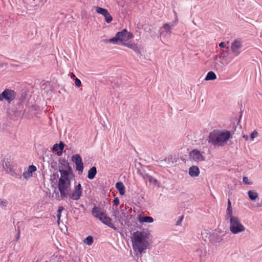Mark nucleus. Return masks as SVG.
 <instances>
[{"instance_id": "nucleus-1", "label": "nucleus", "mask_w": 262, "mask_h": 262, "mask_svg": "<svg viewBox=\"0 0 262 262\" xmlns=\"http://www.w3.org/2000/svg\"><path fill=\"white\" fill-rule=\"evenodd\" d=\"M65 169L59 168L60 177L58 179V189L60 192L56 194V198L57 200H62L65 197H68L69 192L71 191V177L73 176L72 168L69 165H63Z\"/></svg>"}, {"instance_id": "nucleus-2", "label": "nucleus", "mask_w": 262, "mask_h": 262, "mask_svg": "<svg viewBox=\"0 0 262 262\" xmlns=\"http://www.w3.org/2000/svg\"><path fill=\"white\" fill-rule=\"evenodd\" d=\"M231 137V133L228 130L215 129L209 134L208 142L214 146H223Z\"/></svg>"}, {"instance_id": "nucleus-3", "label": "nucleus", "mask_w": 262, "mask_h": 262, "mask_svg": "<svg viewBox=\"0 0 262 262\" xmlns=\"http://www.w3.org/2000/svg\"><path fill=\"white\" fill-rule=\"evenodd\" d=\"M149 233L145 231L135 232L133 235L132 241L135 251L141 253L147 248L146 239L148 237Z\"/></svg>"}, {"instance_id": "nucleus-4", "label": "nucleus", "mask_w": 262, "mask_h": 262, "mask_svg": "<svg viewBox=\"0 0 262 262\" xmlns=\"http://www.w3.org/2000/svg\"><path fill=\"white\" fill-rule=\"evenodd\" d=\"M133 34L127 31L126 29H123L120 32H118L115 36L110 39L109 42L113 43H117L118 41H126L133 37Z\"/></svg>"}, {"instance_id": "nucleus-5", "label": "nucleus", "mask_w": 262, "mask_h": 262, "mask_svg": "<svg viewBox=\"0 0 262 262\" xmlns=\"http://www.w3.org/2000/svg\"><path fill=\"white\" fill-rule=\"evenodd\" d=\"M230 231L233 234H237L245 230V227L241 223L239 219L236 217H231L230 220Z\"/></svg>"}, {"instance_id": "nucleus-6", "label": "nucleus", "mask_w": 262, "mask_h": 262, "mask_svg": "<svg viewBox=\"0 0 262 262\" xmlns=\"http://www.w3.org/2000/svg\"><path fill=\"white\" fill-rule=\"evenodd\" d=\"M3 168L12 177L17 179H21V170L16 165H3Z\"/></svg>"}, {"instance_id": "nucleus-7", "label": "nucleus", "mask_w": 262, "mask_h": 262, "mask_svg": "<svg viewBox=\"0 0 262 262\" xmlns=\"http://www.w3.org/2000/svg\"><path fill=\"white\" fill-rule=\"evenodd\" d=\"M43 161L44 162H47L48 164H69L68 159L65 157L61 158H59L56 155L50 154V155H46L43 157Z\"/></svg>"}, {"instance_id": "nucleus-8", "label": "nucleus", "mask_w": 262, "mask_h": 262, "mask_svg": "<svg viewBox=\"0 0 262 262\" xmlns=\"http://www.w3.org/2000/svg\"><path fill=\"white\" fill-rule=\"evenodd\" d=\"M16 93L11 89H6L0 94V101L6 100L8 103H10L16 97Z\"/></svg>"}, {"instance_id": "nucleus-9", "label": "nucleus", "mask_w": 262, "mask_h": 262, "mask_svg": "<svg viewBox=\"0 0 262 262\" xmlns=\"http://www.w3.org/2000/svg\"><path fill=\"white\" fill-rule=\"evenodd\" d=\"M82 195V188L80 183L74 186L73 191L69 192L68 196L72 200L78 201Z\"/></svg>"}, {"instance_id": "nucleus-10", "label": "nucleus", "mask_w": 262, "mask_h": 262, "mask_svg": "<svg viewBox=\"0 0 262 262\" xmlns=\"http://www.w3.org/2000/svg\"><path fill=\"white\" fill-rule=\"evenodd\" d=\"M242 47V42L238 39H235L231 43V50L234 56H237L240 54V50Z\"/></svg>"}, {"instance_id": "nucleus-11", "label": "nucleus", "mask_w": 262, "mask_h": 262, "mask_svg": "<svg viewBox=\"0 0 262 262\" xmlns=\"http://www.w3.org/2000/svg\"><path fill=\"white\" fill-rule=\"evenodd\" d=\"M96 11L97 13L102 15L105 17V21L107 23H110L112 21L113 17L107 9L97 6L96 7Z\"/></svg>"}, {"instance_id": "nucleus-12", "label": "nucleus", "mask_w": 262, "mask_h": 262, "mask_svg": "<svg viewBox=\"0 0 262 262\" xmlns=\"http://www.w3.org/2000/svg\"><path fill=\"white\" fill-rule=\"evenodd\" d=\"M190 159H192L194 162H199L204 160V156L201 152L197 149H194L189 153Z\"/></svg>"}, {"instance_id": "nucleus-13", "label": "nucleus", "mask_w": 262, "mask_h": 262, "mask_svg": "<svg viewBox=\"0 0 262 262\" xmlns=\"http://www.w3.org/2000/svg\"><path fill=\"white\" fill-rule=\"evenodd\" d=\"M66 144L62 141H60L59 143L55 144L52 149L53 151L56 152V155L57 156H60L63 153V150L64 149Z\"/></svg>"}, {"instance_id": "nucleus-14", "label": "nucleus", "mask_w": 262, "mask_h": 262, "mask_svg": "<svg viewBox=\"0 0 262 262\" xmlns=\"http://www.w3.org/2000/svg\"><path fill=\"white\" fill-rule=\"evenodd\" d=\"M92 214L94 217L99 220L105 214V212L103 208L95 206L92 210Z\"/></svg>"}, {"instance_id": "nucleus-15", "label": "nucleus", "mask_w": 262, "mask_h": 262, "mask_svg": "<svg viewBox=\"0 0 262 262\" xmlns=\"http://www.w3.org/2000/svg\"><path fill=\"white\" fill-rule=\"evenodd\" d=\"M99 220L101 221L103 224L107 225V226L113 229L114 230H117V228L112 223V219L110 217L107 216L106 213L102 217L100 218Z\"/></svg>"}, {"instance_id": "nucleus-16", "label": "nucleus", "mask_w": 262, "mask_h": 262, "mask_svg": "<svg viewBox=\"0 0 262 262\" xmlns=\"http://www.w3.org/2000/svg\"><path fill=\"white\" fill-rule=\"evenodd\" d=\"M36 167L34 165H30L27 169L24 171L23 176L24 179H28L32 176V173L36 171Z\"/></svg>"}, {"instance_id": "nucleus-17", "label": "nucleus", "mask_w": 262, "mask_h": 262, "mask_svg": "<svg viewBox=\"0 0 262 262\" xmlns=\"http://www.w3.org/2000/svg\"><path fill=\"white\" fill-rule=\"evenodd\" d=\"M209 240L213 244L221 242L223 238L217 233L213 232L209 234Z\"/></svg>"}, {"instance_id": "nucleus-18", "label": "nucleus", "mask_w": 262, "mask_h": 262, "mask_svg": "<svg viewBox=\"0 0 262 262\" xmlns=\"http://www.w3.org/2000/svg\"><path fill=\"white\" fill-rule=\"evenodd\" d=\"M189 174L192 177H198L200 174L199 167L195 165L191 166L189 169Z\"/></svg>"}, {"instance_id": "nucleus-19", "label": "nucleus", "mask_w": 262, "mask_h": 262, "mask_svg": "<svg viewBox=\"0 0 262 262\" xmlns=\"http://www.w3.org/2000/svg\"><path fill=\"white\" fill-rule=\"evenodd\" d=\"M124 46L128 47L129 49H132L134 52L137 54H140V51L139 48L138 47L137 43H124Z\"/></svg>"}, {"instance_id": "nucleus-20", "label": "nucleus", "mask_w": 262, "mask_h": 262, "mask_svg": "<svg viewBox=\"0 0 262 262\" xmlns=\"http://www.w3.org/2000/svg\"><path fill=\"white\" fill-rule=\"evenodd\" d=\"M138 221L140 223H152L154 222V219L151 216H144L139 215L138 216Z\"/></svg>"}, {"instance_id": "nucleus-21", "label": "nucleus", "mask_w": 262, "mask_h": 262, "mask_svg": "<svg viewBox=\"0 0 262 262\" xmlns=\"http://www.w3.org/2000/svg\"><path fill=\"white\" fill-rule=\"evenodd\" d=\"M63 153L64 154V157L66 159H68L70 157V156L73 153V150L71 146H69L66 145L65 148L63 150Z\"/></svg>"}, {"instance_id": "nucleus-22", "label": "nucleus", "mask_w": 262, "mask_h": 262, "mask_svg": "<svg viewBox=\"0 0 262 262\" xmlns=\"http://www.w3.org/2000/svg\"><path fill=\"white\" fill-rule=\"evenodd\" d=\"M71 160L74 164H83L81 157L78 154L73 155L71 157Z\"/></svg>"}, {"instance_id": "nucleus-23", "label": "nucleus", "mask_w": 262, "mask_h": 262, "mask_svg": "<svg viewBox=\"0 0 262 262\" xmlns=\"http://www.w3.org/2000/svg\"><path fill=\"white\" fill-rule=\"evenodd\" d=\"M116 187L117 189V190L119 191V193L121 195H123L125 193V187L121 182H118L116 184Z\"/></svg>"}, {"instance_id": "nucleus-24", "label": "nucleus", "mask_w": 262, "mask_h": 262, "mask_svg": "<svg viewBox=\"0 0 262 262\" xmlns=\"http://www.w3.org/2000/svg\"><path fill=\"white\" fill-rule=\"evenodd\" d=\"M178 156H177L176 155H173V156L170 155V156H168L167 157H166L164 160V161L165 162H167L168 163H176L178 162Z\"/></svg>"}, {"instance_id": "nucleus-25", "label": "nucleus", "mask_w": 262, "mask_h": 262, "mask_svg": "<svg viewBox=\"0 0 262 262\" xmlns=\"http://www.w3.org/2000/svg\"><path fill=\"white\" fill-rule=\"evenodd\" d=\"M97 173V169L95 166L91 168L88 171V178L90 179H93Z\"/></svg>"}, {"instance_id": "nucleus-26", "label": "nucleus", "mask_w": 262, "mask_h": 262, "mask_svg": "<svg viewBox=\"0 0 262 262\" xmlns=\"http://www.w3.org/2000/svg\"><path fill=\"white\" fill-rule=\"evenodd\" d=\"M248 195L251 201L255 200L258 198V193L254 190H249L248 192Z\"/></svg>"}, {"instance_id": "nucleus-27", "label": "nucleus", "mask_w": 262, "mask_h": 262, "mask_svg": "<svg viewBox=\"0 0 262 262\" xmlns=\"http://www.w3.org/2000/svg\"><path fill=\"white\" fill-rule=\"evenodd\" d=\"M216 78V76L215 74L212 71H210L207 73V74L205 78V80L206 81L214 80Z\"/></svg>"}, {"instance_id": "nucleus-28", "label": "nucleus", "mask_w": 262, "mask_h": 262, "mask_svg": "<svg viewBox=\"0 0 262 262\" xmlns=\"http://www.w3.org/2000/svg\"><path fill=\"white\" fill-rule=\"evenodd\" d=\"M27 94L26 92H22L20 97L18 98V103L19 104H21L27 98Z\"/></svg>"}, {"instance_id": "nucleus-29", "label": "nucleus", "mask_w": 262, "mask_h": 262, "mask_svg": "<svg viewBox=\"0 0 262 262\" xmlns=\"http://www.w3.org/2000/svg\"><path fill=\"white\" fill-rule=\"evenodd\" d=\"M173 26V25H170L169 24H165L163 28L165 30L166 32L168 33L169 34L171 33V29L172 27Z\"/></svg>"}, {"instance_id": "nucleus-30", "label": "nucleus", "mask_w": 262, "mask_h": 262, "mask_svg": "<svg viewBox=\"0 0 262 262\" xmlns=\"http://www.w3.org/2000/svg\"><path fill=\"white\" fill-rule=\"evenodd\" d=\"M226 216H227V218H229L230 220H231V217H236V216H234L232 215V208H227Z\"/></svg>"}, {"instance_id": "nucleus-31", "label": "nucleus", "mask_w": 262, "mask_h": 262, "mask_svg": "<svg viewBox=\"0 0 262 262\" xmlns=\"http://www.w3.org/2000/svg\"><path fill=\"white\" fill-rule=\"evenodd\" d=\"M84 162L86 163V164H90V163L94 162V160L92 157H91L90 155L85 156L84 157Z\"/></svg>"}, {"instance_id": "nucleus-32", "label": "nucleus", "mask_w": 262, "mask_h": 262, "mask_svg": "<svg viewBox=\"0 0 262 262\" xmlns=\"http://www.w3.org/2000/svg\"><path fill=\"white\" fill-rule=\"evenodd\" d=\"M84 242L88 245H91L93 243V239L92 236H89L86 238H85Z\"/></svg>"}, {"instance_id": "nucleus-33", "label": "nucleus", "mask_w": 262, "mask_h": 262, "mask_svg": "<svg viewBox=\"0 0 262 262\" xmlns=\"http://www.w3.org/2000/svg\"><path fill=\"white\" fill-rule=\"evenodd\" d=\"M8 202L6 199L0 198V206L1 207H3V208L6 207L7 206V205H8Z\"/></svg>"}, {"instance_id": "nucleus-34", "label": "nucleus", "mask_w": 262, "mask_h": 262, "mask_svg": "<svg viewBox=\"0 0 262 262\" xmlns=\"http://www.w3.org/2000/svg\"><path fill=\"white\" fill-rule=\"evenodd\" d=\"M146 177L150 183H154V184H157L158 181L152 176L147 174Z\"/></svg>"}, {"instance_id": "nucleus-35", "label": "nucleus", "mask_w": 262, "mask_h": 262, "mask_svg": "<svg viewBox=\"0 0 262 262\" xmlns=\"http://www.w3.org/2000/svg\"><path fill=\"white\" fill-rule=\"evenodd\" d=\"M243 182L247 185H251L252 183L250 181H249L248 177H244L243 178Z\"/></svg>"}, {"instance_id": "nucleus-36", "label": "nucleus", "mask_w": 262, "mask_h": 262, "mask_svg": "<svg viewBox=\"0 0 262 262\" xmlns=\"http://www.w3.org/2000/svg\"><path fill=\"white\" fill-rule=\"evenodd\" d=\"M63 210V208L62 207H61V206L59 207L58 209V211H57V216L58 217V220H59L60 219V217H61V212Z\"/></svg>"}, {"instance_id": "nucleus-37", "label": "nucleus", "mask_w": 262, "mask_h": 262, "mask_svg": "<svg viewBox=\"0 0 262 262\" xmlns=\"http://www.w3.org/2000/svg\"><path fill=\"white\" fill-rule=\"evenodd\" d=\"M75 84L77 87H80L81 85V82L80 80L77 78H75Z\"/></svg>"}, {"instance_id": "nucleus-38", "label": "nucleus", "mask_w": 262, "mask_h": 262, "mask_svg": "<svg viewBox=\"0 0 262 262\" xmlns=\"http://www.w3.org/2000/svg\"><path fill=\"white\" fill-rule=\"evenodd\" d=\"M228 51H229V50H228L227 51L222 50V52L221 53V57H222L223 58L227 57L228 56Z\"/></svg>"}, {"instance_id": "nucleus-39", "label": "nucleus", "mask_w": 262, "mask_h": 262, "mask_svg": "<svg viewBox=\"0 0 262 262\" xmlns=\"http://www.w3.org/2000/svg\"><path fill=\"white\" fill-rule=\"evenodd\" d=\"M258 135V133L257 131L254 130L250 134V138L252 140H253L255 137H256Z\"/></svg>"}, {"instance_id": "nucleus-40", "label": "nucleus", "mask_w": 262, "mask_h": 262, "mask_svg": "<svg viewBox=\"0 0 262 262\" xmlns=\"http://www.w3.org/2000/svg\"><path fill=\"white\" fill-rule=\"evenodd\" d=\"M11 162V160L9 158H7L6 159L5 158L4 159V160L2 161V164H7L8 163H9Z\"/></svg>"}, {"instance_id": "nucleus-41", "label": "nucleus", "mask_w": 262, "mask_h": 262, "mask_svg": "<svg viewBox=\"0 0 262 262\" xmlns=\"http://www.w3.org/2000/svg\"><path fill=\"white\" fill-rule=\"evenodd\" d=\"M183 216H181L180 217V218L178 219V220L177 221L176 225H180L183 220Z\"/></svg>"}, {"instance_id": "nucleus-42", "label": "nucleus", "mask_w": 262, "mask_h": 262, "mask_svg": "<svg viewBox=\"0 0 262 262\" xmlns=\"http://www.w3.org/2000/svg\"><path fill=\"white\" fill-rule=\"evenodd\" d=\"M113 204L115 206H118L119 204V200L118 198H116L114 199L113 201Z\"/></svg>"}, {"instance_id": "nucleus-43", "label": "nucleus", "mask_w": 262, "mask_h": 262, "mask_svg": "<svg viewBox=\"0 0 262 262\" xmlns=\"http://www.w3.org/2000/svg\"><path fill=\"white\" fill-rule=\"evenodd\" d=\"M76 168L79 171H82L83 169V165H76Z\"/></svg>"}, {"instance_id": "nucleus-44", "label": "nucleus", "mask_w": 262, "mask_h": 262, "mask_svg": "<svg viewBox=\"0 0 262 262\" xmlns=\"http://www.w3.org/2000/svg\"><path fill=\"white\" fill-rule=\"evenodd\" d=\"M219 47L222 48H226V45L224 42H221L219 43Z\"/></svg>"}, {"instance_id": "nucleus-45", "label": "nucleus", "mask_w": 262, "mask_h": 262, "mask_svg": "<svg viewBox=\"0 0 262 262\" xmlns=\"http://www.w3.org/2000/svg\"><path fill=\"white\" fill-rule=\"evenodd\" d=\"M227 208H232L231 202V201H230L229 199H228V200Z\"/></svg>"}, {"instance_id": "nucleus-46", "label": "nucleus", "mask_w": 262, "mask_h": 262, "mask_svg": "<svg viewBox=\"0 0 262 262\" xmlns=\"http://www.w3.org/2000/svg\"><path fill=\"white\" fill-rule=\"evenodd\" d=\"M75 77V75L74 73H71V78H74Z\"/></svg>"}, {"instance_id": "nucleus-47", "label": "nucleus", "mask_w": 262, "mask_h": 262, "mask_svg": "<svg viewBox=\"0 0 262 262\" xmlns=\"http://www.w3.org/2000/svg\"><path fill=\"white\" fill-rule=\"evenodd\" d=\"M173 12H174V14H175V16H176V21H178V20L177 16V13H176V11H173Z\"/></svg>"}, {"instance_id": "nucleus-48", "label": "nucleus", "mask_w": 262, "mask_h": 262, "mask_svg": "<svg viewBox=\"0 0 262 262\" xmlns=\"http://www.w3.org/2000/svg\"><path fill=\"white\" fill-rule=\"evenodd\" d=\"M257 206H258V207H261V204H259V203H258V204H257Z\"/></svg>"}, {"instance_id": "nucleus-49", "label": "nucleus", "mask_w": 262, "mask_h": 262, "mask_svg": "<svg viewBox=\"0 0 262 262\" xmlns=\"http://www.w3.org/2000/svg\"><path fill=\"white\" fill-rule=\"evenodd\" d=\"M244 137L246 139H248V136H246V137H245V136H244Z\"/></svg>"}, {"instance_id": "nucleus-50", "label": "nucleus", "mask_w": 262, "mask_h": 262, "mask_svg": "<svg viewBox=\"0 0 262 262\" xmlns=\"http://www.w3.org/2000/svg\"><path fill=\"white\" fill-rule=\"evenodd\" d=\"M70 262H76V261L74 260V261H70Z\"/></svg>"}]
</instances>
